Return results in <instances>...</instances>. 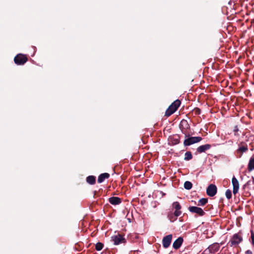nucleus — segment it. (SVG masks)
Returning a JSON list of instances; mask_svg holds the SVG:
<instances>
[{"label": "nucleus", "instance_id": "0eeeda50", "mask_svg": "<svg viewBox=\"0 0 254 254\" xmlns=\"http://www.w3.org/2000/svg\"><path fill=\"white\" fill-rule=\"evenodd\" d=\"M217 192V188L215 185L211 184L207 188L206 193L209 196H213Z\"/></svg>", "mask_w": 254, "mask_h": 254}, {"label": "nucleus", "instance_id": "20e7f679", "mask_svg": "<svg viewBox=\"0 0 254 254\" xmlns=\"http://www.w3.org/2000/svg\"><path fill=\"white\" fill-rule=\"evenodd\" d=\"M14 61L16 64L21 65L25 63L27 59L23 55L18 54L14 58Z\"/></svg>", "mask_w": 254, "mask_h": 254}, {"label": "nucleus", "instance_id": "f8f14e48", "mask_svg": "<svg viewBox=\"0 0 254 254\" xmlns=\"http://www.w3.org/2000/svg\"><path fill=\"white\" fill-rule=\"evenodd\" d=\"M109 202L112 205H118L122 202L121 199L118 197L113 196L109 198Z\"/></svg>", "mask_w": 254, "mask_h": 254}, {"label": "nucleus", "instance_id": "b1692460", "mask_svg": "<svg viewBox=\"0 0 254 254\" xmlns=\"http://www.w3.org/2000/svg\"><path fill=\"white\" fill-rule=\"evenodd\" d=\"M251 239L252 244L254 246V233L253 232H251Z\"/></svg>", "mask_w": 254, "mask_h": 254}, {"label": "nucleus", "instance_id": "5701e85b", "mask_svg": "<svg viewBox=\"0 0 254 254\" xmlns=\"http://www.w3.org/2000/svg\"><path fill=\"white\" fill-rule=\"evenodd\" d=\"M239 150L242 152H244L248 150V148L246 146H241L239 148Z\"/></svg>", "mask_w": 254, "mask_h": 254}, {"label": "nucleus", "instance_id": "412c9836", "mask_svg": "<svg viewBox=\"0 0 254 254\" xmlns=\"http://www.w3.org/2000/svg\"><path fill=\"white\" fill-rule=\"evenodd\" d=\"M103 248V244L101 243H97L95 246V249L97 251H101Z\"/></svg>", "mask_w": 254, "mask_h": 254}, {"label": "nucleus", "instance_id": "dca6fc26", "mask_svg": "<svg viewBox=\"0 0 254 254\" xmlns=\"http://www.w3.org/2000/svg\"><path fill=\"white\" fill-rule=\"evenodd\" d=\"M248 169L250 172L254 169V157H251L250 158L248 166Z\"/></svg>", "mask_w": 254, "mask_h": 254}, {"label": "nucleus", "instance_id": "aec40b11", "mask_svg": "<svg viewBox=\"0 0 254 254\" xmlns=\"http://www.w3.org/2000/svg\"><path fill=\"white\" fill-rule=\"evenodd\" d=\"M192 157V154L190 152L188 151L185 154V158L184 159L185 160H190Z\"/></svg>", "mask_w": 254, "mask_h": 254}, {"label": "nucleus", "instance_id": "393cba45", "mask_svg": "<svg viewBox=\"0 0 254 254\" xmlns=\"http://www.w3.org/2000/svg\"><path fill=\"white\" fill-rule=\"evenodd\" d=\"M179 139H175L174 140V142H172V143L174 144H177L179 143Z\"/></svg>", "mask_w": 254, "mask_h": 254}, {"label": "nucleus", "instance_id": "a211bd4d", "mask_svg": "<svg viewBox=\"0 0 254 254\" xmlns=\"http://www.w3.org/2000/svg\"><path fill=\"white\" fill-rule=\"evenodd\" d=\"M207 202V199L202 198L198 200L197 205L200 206L204 205Z\"/></svg>", "mask_w": 254, "mask_h": 254}, {"label": "nucleus", "instance_id": "f03ea898", "mask_svg": "<svg viewBox=\"0 0 254 254\" xmlns=\"http://www.w3.org/2000/svg\"><path fill=\"white\" fill-rule=\"evenodd\" d=\"M243 241V237L239 233L235 234L229 241L231 246L237 245Z\"/></svg>", "mask_w": 254, "mask_h": 254}, {"label": "nucleus", "instance_id": "7ed1b4c3", "mask_svg": "<svg viewBox=\"0 0 254 254\" xmlns=\"http://www.w3.org/2000/svg\"><path fill=\"white\" fill-rule=\"evenodd\" d=\"M202 140L200 136L190 137L185 140L184 144L185 146H189L193 143H197Z\"/></svg>", "mask_w": 254, "mask_h": 254}, {"label": "nucleus", "instance_id": "ddd939ff", "mask_svg": "<svg viewBox=\"0 0 254 254\" xmlns=\"http://www.w3.org/2000/svg\"><path fill=\"white\" fill-rule=\"evenodd\" d=\"M183 242V239L182 237H179L173 244L174 249L177 250L181 246Z\"/></svg>", "mask_w": 254, "mask_h": 254}, {"label": "nucleus", "instance_id": "bb28decb", "mask_svg": "<svg viewBox=\"0 0 254 254\" xmlns=\"http://www.w3.org/2000/svg\"><path fill=\"white\" fill-rule=\"evenodd\" d=\"M245 253H246V254H253L252 252L250 250H247Z\"/></svg>", "mask_w": 254, "mask_h": 254}, {"label": "nucleus", "instance_id": "cd10ccee", "mask_svg": "<svg viewBox=\"0 0 254 254\" xmlns=\"http://www.w3.org/2000/svg\"><path fill=\"white\" fill-rule=\"evenodd\" d=\"M170 220L171 221H174V220H172V219H171V217H170Z\"/></svg>", "mask_w": 254, "mask_h": 254}, {"label": "nucleus", "instance_id": "1a4fd4ad", "mask_svg": "<svg viewBox=\"0 0 254 254\" xmlns=\"http://www.w3.org/2000/svg\"><path fill=\"white\" fill-rule=\"evenodd\" d=\"M233 185V193L234 195L238 192L239 190V183L235 177H233L232 179Z\"/></svg>", "mask_w": 254, "mask_h": 254}, {"label": "nucleus", "instance_id": "423d86ee", "mask_svg": "<svg viewBox=\"0 0 254 254\" xmlns=\"http://www.w3.org/2000/svg\"><path fill=\"white\" fill-rule=\"evenodd\" d=\"M112 241L114 242V245H118L122 243L126 242L125 238L121 235L113 236L111 238Z\"/></svg>", "mask_w": 254, "mask_h": 254}, {"label": "nucleus", "instance_id": "9d476101", "mask_svg": "<svg viewBox=\"0 0 254 254\" xmlns=\"http://www.w3.org/2000/svg\"><path fill=\"white\" fill-rule=\"evenodd\" d=\"M172 239V235H168L164 237L162 240L163 246L164 248H167L170 245Z\"/></svg>", "mask_w": 254, "mask_h": 254}, {"label": "nucleus", "instance_id": "f257e3e1", "mask_svg": "<svg viewBox=\"0 0 254 254\" xmlns=\"http://www.w3.org/2000/svg\"><path fill=\"white\" fill-rule=\"evenodd\" d=\"M181 104V102L179 100H176L169 107L166 111L165 115L167 117L173 114L179 108Z\"/></svg>", "mask_w": 254, "mask_h": 254}, {"label": "nucleus", "instance_id": "4468645a", "mask_svg": "<svg viewBox=\"0 0 254 254\" xmlns=\"http://www.w3.org/2000/svg\"><path fill=\"white\" fill-rule=\"evenodd\" d=\"M211 146L208 144H204L199 146L197 148V151L199 153H202L210 149Z\"/></svg>", "mask_w": 254, "mask_h": 254}, {"label": "nucleus", "instance_id": "a878e982", "mask_svg": "<svg viewBox=\"0 0 254 254\" xmlns=\"http://www.w3.org/2000/svg\"><path fill=\"white\" fill-rule=\"evenodd\" d=\"M234 131L235 132H237L239 131V128H238V127L237 126H236L235 127H234Z\"/></svg>", "mask_w": 254, "mask_h": 254}, {"label": "nucleus", "instance_id": "9b49d317", "mask_svg": "<svg viewBox=\"0 0 254 254\" xmlns=\"http://www.w3.org/2000/svg\"><path fill=\"white\" fill-rule=\"evenodd\" d=\"M220 249V244L217 243H215L210 245L207 250L210 253H215L218 251Z\"/></svg>", "mask_w": 254, "mask_h": 254}, {"label": "nucleus", "instance_id": "f3484780", "mask_svg": "<svg viewBox=\"0 0 254 254\" xmlns=\"http://www.w3.org/2000/svg\"><path fill=\"white\" fill-rule=\"evenodd\" d=\"M86 181L88 184L93 185L95 183V177L93 176H89L87 177Z\"/></svg>", "mask_w": 254, "mask_h": 254}, {"label": "nucleus", "instance_id": "6e6552de", "mask_svg": "<svg viewBox=\"0 0 254 254\" xmlns=\"http://www.w3.org/2000/svg\"><path fill=\"white\" fill-rule=\"evenodd\" d=\"M173 207L175 209L174 212V215L176 217H178L182 214L181 209L182 208L180 203L178 201L173 202L172 204Z\"/></svg>", "mask_w": 254, "mask_h": 254}, {"label": "nucleus", "instance_id": "2eb2a0df", "mask_svg": "<svg viewBox=\"0 0 254 254\" xmlns=\"http://www.w3.org/2000/svg\"><path fill=\"white\" fill-rule=\"evenodd\" d=\"M110 175L107 173L101 174L98 178V182L99 183H102L105 179L109 178Z\"/></svg>", "mask_w": 254, "mask_h": 254}, {"label": "nucleus", "instance_id": "39448f33", "mask_svg": "<svg viewBox=\"0 0 254 254\" xmlns=\"http://www.w3.org/2000/svg\"><path fill=\"white\" fill-rule=\"evenodd\" d=\"M188 209L190 212L192 213H196L200 216H203L205 214L203 210L200 207L197 206H190Z\"/></svg>", "mask_w": 254, "mask_h": 254}, {"label": "nucleus", "instance_id": "4be33fe9", "mask_svg": "<svg viewBox=\"0 0 254 254\" xmlns=\"http://www.w3.org/2000/svg\"><path fill=\"white\" fill-rule=\"evenodd\" d=\"M225 195L227 199H229L232 197V192L230 190H227L225 192Z\"/></svg>", "mask_w": 254, "mask_h": 254}, {"label": "nucleus", "instance_id": "6ab92c4d", "mask_svg": "<svg viewBox=\"0 0 254 254\" xmlns=\"http://www.w3.org/2000/svg\"><path fill=\"white\" fill-rule=\"evenodd\" d=\"M192 184L190 182L186 181L184 183V188L187 190H190L192 188Z\"/></svg>", "mask_w": 254, "mask_h": 254}]
</instances>
